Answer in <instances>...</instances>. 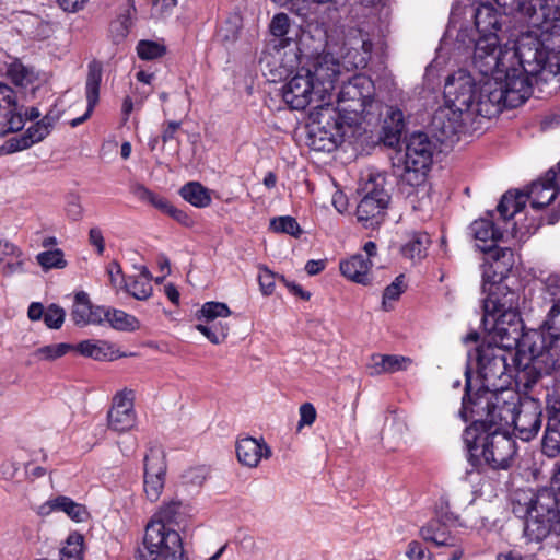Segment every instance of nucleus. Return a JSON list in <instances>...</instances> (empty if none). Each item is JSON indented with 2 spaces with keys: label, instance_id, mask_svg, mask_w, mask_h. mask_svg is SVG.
Returning a JSON list of instances; mask_svg holds the SVG:
<instances>
[{
  "label": "nucleus",
  "instance_id": "72a5a7b5",
  "mask_svg": "<svg viewBox=\"0 0 560 560\" xmlns=\"http://www.w3.org/2000/svg\"><path fill=\"white\" fill-rule=\"evenodd\" d=\"M49 511H62L75 522H83L89 515L84 505L63 495L57 497L42 506V513Z\"/></svg>",
  "mask_w": 560,
  "mask_h": 560
},
{
  "label": "nucleus",
  "instance_id": "3c124183",
  "mask_svg": "<svg viewBox=\"0 0 560 560\" xmlns=\"http://www.w3.org/2000/svg\"><path fill=\"white\" fill-rule=\"evenodd\" d=\"M270 228L277 233H287L292 236L301 234L298 221L290 215L273 218L270 221Z\"/></svg>",
  "mask_w": 560,
  "mask_h": 560
},
{
  "label": "nucleus",
  "instance_id": "0eeeda50",
  "mask_svg": "<svg viewBox=\"0 0 560 560\" xmlns=\"http://www.w3.org/2000/svg\"><path fill=\"white\" fill-rule=\"evenodd\" d=\"M491 411L492 423L503 427L513 425L517 436L523 441L534 439L542 423V408L538 399L532 397L521 398L514 390H504L500 394H490L488 400H480L476 412Z\"/></svg>",
  "mask_w": 560,
  "mask_h": 560
},
{
  "label": "nucleus",
  "instance_id": "ddd939ff",
  "mask_svg": "<svg viewBox=\"0 0 560 560\" xmlns=\"http://www.w3.org/2000/svg\"><path fill=\"white\" fill-rule=\"evenodd\" d=\"M166 462L160 446H151L144 456L143 489L151 502L159 500L165 482Z\"/></svg>",
  "mask_w": 560,
  "mask_h": 560
},
{
  "label": "nucleus",
  "instance_id": "e2e57ef3",
  "mask_svg": "<svg viewBox=\"0 0 560 560\" xmlns=\"http://www.w3.org/2000/svg\"><path fill=\"white\" fill-rule=\"evenodd\" d=\"M179 503L171 502L160 509L158 513L154 514L151 521H160L162 524H166L170 526V523L173 522L175 515L178 513Z\"/></svg>",
  "mask_w": 560,
  "mask_h": 560
},
{
  "label": "nucleus",
  "instance_id": "20e7f679",
  "mask_svg": "<svg viewBox=\"0 0 560 560\" xmlns=\"http://www.w3.org/2000/svg\"><path fill=\"white\" fill-rule=\"evenodd\" d=\"M536 30L521 34L518 54L530 72H547L549 79L560 72V8L545 0Z\"/></svg>",
  "mask_w": 560,
  "mask_h": 560
},
{
  "label": "nucleus",
  "instance_id": "338daca9",
  "mask_svg": "<svg viewBox=\"0 0 560 560\" xmlns=\"http://www.w3.org/2000/svg\"><path fill=\"white\" fill-rule=\"evenodd\" d=\"M406 553L410 560H434L431 551L415 540L409 542Z\"/></svg>",
  "mask_w": 560,
  "mask_h": 560
},
{
  "label": "nucleus",
  "instance_id": "052dcab7",
  "mask_svg": "<svg viewBox=\"0 0 560 560\" xmlns=\"http://www.w3.org/2000/svg\"><path fill=\"white\" fill-rule=\"evenodd\" d=\"M270 32L276 37H284L289 33L290 28V19L284 13L276 14L270 23Z\"/></svg>",
  "mask_w": 560,
  "mask_h": 560
},
{
  "label": "nucleus",
  "instance_id": "7ed1b4c3",
  "mask_svg": "<svg viewBox=\"0 0 560 560\" xmlns=\"http://www.w3.org/2000/svg\"><path fill=\"white\" fill-rule=\"evenodd\" d=\"M509 357H512V353L505 347L492 343H481L468 354L469 361H476L481 386L472 394L471 375L467 369L465 395L459 410L464 421H468V411L476 412L478 402L490 398V394L498 395L504 390H513L509 387L512 378L511 368L508 364Z\"/></svg>",
  "mask_w": 560,
  "mask_h": 560
},
{
  "label": "nucleus",
  "instance_id": "a19ab883",
  "mask_svg": "<svg viewBox=\"0 0 560 560\" xmlns=\"http://www.w3.org/2000/svg\"><path fill=\"white\" fill-rule=\"evenodd\" d=\"M196 329L214 345L223 342L229 335L228 325H223L221 322H206V324H198Z\"/></svg>",
  "mask_w": 560,
  "mask_h": 560
},
{
  "label": "nucleus",
  "instance_id": "79ce46f5",
  "mask_svg": "<svg viewBox=\"0 0 560 560\" xmlns=\"http://www.w3.org/2000/svg\"><path fill=\"white\" fill-rule=\"evenodd\" d=\"M36 260L44 270L63 269L67 266L65 254L60 248L38 253Z\"/></svg>",
  "mask_w": 560,
  "mask_h": 560
},
{
  "label": "nucleus",
  "instance_id": "4be33fe9",
  "mask_svg": "<svg viewBox=\"0 0 560 560\" xmlns=\"http://www.w3.org/2000/svg\"><path fill=\"white\" fill-rule=\"evenodd\" d=\"M558 190L557 173L553 168H550L544 178L530 185L529 190L525 192L526 201L529 200L534 209H544L556 199Z\"/></svg>",
  "mask_w": 560,
  "mask_h": 560
},
{
  "label": "nucleus",
  "instance_id": "4c0bfd02",
  "mask_svg": "<svg viewBox=\"0 0 560 560\" xmlns=\"http://www.w3.org/2000/svg\"><path fill=\"white\" fill-rule=\"evenodd\" d=\"M526 205V195L525 192L520 191H508L505 192L498 207L497 211L500 214V218L506 222L514 218V215L523 210Z\"/></svg>",
  "mask_w": 560,
  "mask_h": 560
},
{
  "label": "nucleus",
  "instance_id": "4d7b16f0",
  "mask_svg": "<svg viewBox=\"0 0 560 560\" xmlns=\"http://www.w3.org/2000/svg\"><path fill=\"white\" fill-rule=\"evenodd\" d=\"M279 275L272 272L267 267H260L258 273V282L260 287V291L264 295H270L275 291L276 280L280 281Z\"/></svg>",
  "mask_w": 560,
  "mask_h": 560
},
{
  "label": "nucleus",
  "instance_id": "a878e982",
  "mask_svg": "<svg viewBox=\"0 0 560 560\" xmlns=\"http://www.w3.org/2000/svg\"><path fill=\"white\" fill-rule=\"evenodd\" d=\"M486 315H495L498 312L518 311V294L510 291L508 287L497 284L491 289L483 301Z\"/></svg>",
  "mask_w": 560,
  "mask_h": 560
},
{
  "label": "nucleus",
  "instance_id": "a211bd4d",
  "mask_svg": "<svg viewBox=\"0 0 560 560\" xmlns=\"http://www.w3.org/2000/svg\"><path fill=\"white\" fill-rule=\"evenodd\" d=\"M467 117L455 113L448 106L439 109L432 118V129L441 142H453L469 121Z\"/></svg>",
  "mask_w": 560,
  "mask_h": 560
},
{
  "label": "nucleus",
  "instance_id": "f257e3e1",
  "mask_svg": "<svg viewBox=\"0 0 560 560\" xmlns=\"http://www.w3.org/2000/svg\"><path fill=\"white\" fill-rule=\"evenodd\" d=\"M444 94L452 110L471 120L474 115L490 117L502 107L522 105L530 96V89L527 80L513 71L506 73V82L480 78L477 83L472 73L459 70L446 79Z\"/></svg>",
  "mask_w": 560,
  "mask_h": 560
},
{
  "label": "nucleus",
  "instance_id": "774afa93",
  "mask_svg": "<svg viewBox=\"0 0 560 560\" xmlns=\"http://www.w3.org/2000/svg\"><path fill=\"white\" fill-rule=\"evenodd\" d=\"M22 256V250L16 245L8 241H0V262L7 258H20Z\"/></svg>",
  "mask_w": 560,
  "mask_h": 560
},
{
  "label": "nucleus",
  "instance_id": "2eb2a0df",
  "mask_svg": "<svg viewBox=\"0 0 560 560\" xmlns=\"http://www.w3.org/2000/svg\"><path fill=\"white\" fill-rule=\"evenodd\" d=\"M135 393L125 388L113 398V406L107 413L109 429L116 432H125L136 424V411L133 408Z\"/></svg>",
  "mask_w": 560,
  "mask_h": 560
},
{
  "label": "nucleus",
  "instance_id": "bf43d9fd",
  "mask_svg": "<svg viewBox=\"0 0 560 560\" xmlns=\"http://www.w3.org/2000/svg\"><path fill=\"white\" fill-rule=\"evenodd\" d=\"M544 299L552 304L560 299V276L550 275L544 282Z\"/></svg>",
  "mask_w": 560,
  "mask_h": 560
},
{
  "label": "nucleus",
  "instance_id": "f704fd0d",
  "mask_svg": "<svg viewBox=\"0 0 560 560\" xmlns=\"http://www.w3.org/2000/svg\"><path fill=\"white\" fill-rule=\"evenodd\" d=\"M420 535L425 541L433 542L435 546H454L455 537L448 530V527L440 520H431L421 529Z\"/></svg>",
  "mask_w": 560,
  "mask_h": 560
},
{
  "label": "nucleus",
  "instance_id": "e433bc0d",
  "mask_svg": "<svg viewBox=\"0 0 560 560\" xmlns=\"http://www.w3.org/2000/svg\"><path fill=\"white\" fill-rule=\"evenodd\" d=\"M107 322L112 328L121 331H133L139 328V320L121 310L103 306L102 324Z\"/></svg>",
  "mask_w": 560,
  "mask_h": 560
},
{
  "label": "nucleus",
  "instance_id": "aec40b11",
  "mask_svg": "<svg viewBox=\"0 0 560 560\" xmlns=\"http://www.w3.org/2000/svg\"><path fill=\"white\" fill-rule=\"evenodd\" d=\"M434 145L424 132L412 133L406 143L404 165L406 167H430Z\"/></svg>",
  "mask_w": 560,
  "mask_h": 560
},
{
  "label": "nucleus",
  "instance_id": "6ab92c4d",
  "mask_svg": "<svg viewBox=\"0 0 560 560\" xmlns=\"http://www.w3.org/2000/svg\"><path fill=\"white\" fill-rule=\"evenodd\" d=\"M493 320L492 330L504 347L517 343L523 332V322L518 311L498 312L495 315H486Z\"/></svg>",
  "mask_w": 560,
  "mask_h": 560
},
{
  "label": "nucleus",
  "instance_id": "39448f33",
  "mask_svg": "<svg viewBox=\"0 0 560 560\" xmlns=\"http://www.w3.org/2000/svg\"><path fill=\"white\" fill-rule=\"evenodd\" d=\"M512 512L525 521L524 534L529 541L539 542L547 539L548 544L560 549V501L551 490L515 491Z\"/></svg>",
  "mask_w": 560,
  "mask_h": 560
},
{
  "label": "nucleus",
  "instance_id": "c756f323",
  "mask_svg": "<svg viewBox=\"0 0 560 560\" xmlns=\"http://www.w3.org/2000/svg\"><path fill=\"white\" fill-rule=\"evenodd\" d=\"M372 261L363 254H355L349 259L340 261V271L349 280L366 285L371 283L370 270Z\"/></svg>",
  "mask_w": 560,
  "mask_h": 560
},
{
  "label": "nucleus",
  "instance_id": "0e129e2a",
  "mask_svg": "<svg viewBox=\"0 0 560 560\" xmlns=\"http://www.w3.org/2000/svg\"><path fill=\"white\" fill-rule=\"evenodd\" d=\"M22 107H19L16 104V109L8 113V115H3L7 117L5 122V132H16L20 131L24 126V116L21 112Z\"/></svg>",
  "mask_w": 560,
  "mask_h": 560
},
{
  "label": "nucleus",
  "instance_id": "a18cd8bd",
  "mask_svg": "<svg viewBox=\"0 0 560 560\" xmlns=\"http://www.w3.org/2000/svg\"><path fill=\"white\" fill-rule=\"evenodd\" d=\"M360 47L361 51L357 48H350L343 56L346 61L354 68H364L370 59L372 44L368 40H362Z\"/></svg>",
  "mask_w": 560,
  "mask_h": 560
},
{
  "label": "nucleus",
  "instance_id": "2f4dec72",
  "mask_svg": "<svg viewBox=\"0 0 560 560\" xmlns=\"http://www.w3.org/2000/svg\"><path fill=\"white\" fill-rule=\"evenodd\" d=\"M475 25L479 35L497 34L501 28V18L492 4L480 3L475 12Z\"/></svg>",
  "mask_w": 560,
  "mask_h": 560
},
{
  "label": "nucleus",
  "instance_id": "49530a36",
  "mask_svg": "<svg viewBox=\"0 0 560 560\" xmlns=\"http://www.w3.org/2000/svg\"><path fill=\"white\" fill-rule=\"evenodd\" d=\"M230 314L231 311L225 303L206 302L198 312L197 317L199 320L215 322L218 317H228Z\"/></svg>",
  "mask_w": 560,
  "mask_h": 560
},
{
  "label": "nucleus",
  "instance_id": "8fccbe9b",
  "mask_svg": "<svg viewBox=\"0 0 560 560\" xmlns=\"http://www.w3.org/2000/svg\"><path fill=\"white\" fill-rule=\"evenodd\" d=\"M82 542L83 538L81 535H70L66 545L60 549V560H81Z\"/></svg>",
  "mask_w": 560,
  "mask_h": 560
},
{
  "label": "nucleus",
  "instance_id": "c9c22d12",
  "mask_svg": "<svg viewBox=\"0 0 560 560\" xmlns=\"http://www.w3.org/2000/svg\"><path fill=\"white\" fill-rule=\"evenodd\" d=\"M405 129L404 113L399 108L389 107L384 119V142L394 147L400 140Z\"/></svg>",
  "mask_w": 560,
  "mask_h": 560
},
{
  "label": "nucleus",
  "instance_id": "412c9836",
  "mask_svg": "<svg viewBox=\"0 0 560 560\" xmlns=\"http://www.w3.org/2000/svg\"><path fill=\"white\" fill-rule=\"evenodd\" d=\"M339 74L340 65L332 56L324 55L316 59L311 75L318 90L320 101L335 89V82Z\"/></svg>",
  "mask_w": 560,
  "mask_h": 560
},
{
  "label": "nucleus",
  "instance_id": "6e6d98bb",
  "mask_svg": "<svg viewBox=\"0 0 560 560\" xmlns=\"http://www.w3.org/2000/svg\"><path fill=\"white\" fill-rule=\"evenodd\" d=\"M65 310L56 304H50L44 314V323L50 329H59L65 322Z\"/></svg>",
  "mask_w": 560,
  "mask_h": 560
},
{
  "label": "nucleus",
  "instance_id": "ea45409f",
  "mask_svg": "<svg viewBox=\"0 0 560 560\" xmlns=\"http://www.w3.org/2000/svg\"><path fill=\"white\" fill-rule=\"evenodd\" d=\"M7 75L12 83L22 88H27L37 80L34 69L23 65L20 60H14L9 65Z\"/></svg>",
  "mask_w": 560,
  "mask_h": 560
},
{
  "label": "nucleus",
  "instance_id": "5701e85b",
  "mask_svg": "<svg viewBox=\"0 0 560 560\" xmlns=\"http://www.w3.org/2000/svg\"><path fill=\"white\" fill-rule=\"evenodd\" d=\"M530 357L527 362L522 364V362H517L515 366V384L518 389L527 392L533 388V386L545 375L555 374L549 366L545 365L542 359H540L537 353H529Z\"/></svg>",
  "mask_w": 560,
  "mask_h": 560
},
{
  "label": "nucleus",
  "instance_id": "423d86ee",
  "mask_svg": "<svg viewBox=\"0 0 560 560\" xmlns=\"http://www.w3.org/2000/svg\"><path fill=\"white\" fill-rule=\"evenodd\" d=\"M521 36L512 48L499 45L497 34L479 35L472 55V70L482 79L500 78L506 82V73L513 71L517 78L526 79L533 93V84L538 81L547 82V72H530L528 65L522 61L518 54Z\"/></svg>",
  "mask_w": 560,
  "mask_h": 560
},
{
  "label": "nucleus",
  "instance_id": "de8ad7c7",
  "mask_svg": "<svg viewBox=\"0 0 560 560\" xmlns=\"http://www.w3.org/2000/svg\"><path fill=\"white\" fill-rule=\"evenodd\" d=\"M405 276L399 275L389 285L385 288L383 292V308L385 311H389L392 308V302L397 301L400 298V295L405 292Z\"/></svg>",
  "mask_w": 560,
  "mask_h": 560
},
{
  "label": "nucleus",
  "instance_id": "c03bdc74",
  "mask_svg": "<svg viewBox=\"0 0 560 560\" xmlns=\"http://www.w3.org/2000/svg\"><path fill=\"white\" fill-rule=\"evenodd\" d=\"M71 350H74V346L66 342L48 345L36 349L33 352V357H35L38 360L52 361L63 357Z\"/></svg>",
  "mask_w": 560,
  "mask_h": 560
},
{
  "label": "nucleus",
  "instance_id": "13d9d810",
  "mask_svg": "<svg viewBox=\"0 0 560 560\" xmlns=\"http://www.w3.org/2000/svg\"><path fill=\"white\" fill-rule=\"evenodd\" d=\"M49 132L50 131L47 129L45 124H42L40 121L35 122L23 133L26 139L24 145L26 144L32 147L33 144L40 142L49 135Z\"/></svg>",
  "mask_w": 560,
  "mask_h": 560
},
{
  "label": "nucleus",
  "instance_id": "f03ea898",
  "mask_svg": "<svg viewBox=\"0 0 560 560\" xmlns=\"http://www.w3.org/2000/svg\"><path fill=\"white\" fill-rule=\"evenodd\" d=\"M491 418V411H468L472 422L463 433L467 459L475 468L486 465L493 470H506L513 464L516 442L503 425L490 422Z\"/></svg>",
  "mask_w": 560,
  "mask_h": 560
},
{
  "label": "nucleus",
  "instance_id": "5fc2aeb1",
  "mask_svg": "<svg viewBox=\"0 0 560 560\" xmlns=\"http://www.w3.org/2000/svg\"><path fill=\"white\" fill-rule=\"evenodd\" d=\"M542 327L547 334L560 335V299L551 305Z\"/></svg>",
  "mask_w": 560,
  "mask_h": 560
},
{
  "label": "nucleus",
  "instance_id": "bb28decb",
  "mask_svg": "<svg viewBox=\"0 0 560 560\" xmlns=\"http://www.w3.org/2000/svg\"><path fill=\"white\" fill-rule=\"evenodd\" d=\"M504 14L520 13L527 19L530 30L539 23V11L545 9V0H494Z\"/></svg>",
  "mask_w": 560,
  "mask_h": 560
},
{
  "label": "nucleus",
  "instance_id": "f8f14e48",
  "mask_svg": "<svg viewBox=\"0 0 560 560\" xmlns=\"http://www.w3.org/2000/svg\"><path fill=\"white\" fill-rule=\"evenodd\" d=\"M319 93L312 80L310 69H299L296 73L282 86V98L292 108L301 110L306 108Z\"/></svg>",
  "mask_w": 560,
  "mask_h": 560
},
{
  "label": "nucleus",
  "instance_id": "37998d69",
  "mask_svg": "<svg viewBox=\"0 0 560 560\" xmlns=\"http://www.w3.org/2000/svg\"><path fill=\"white\" fill-rule=\"evenodd\" d=\"M125 290L135 299L144 301L152 295L153 287L147 279L129 277L125 280Z\"/></svg>",
  "mask_w": 560,
  "mask_h": 560
},
{
  "label": "nucleus",
  "instance_id": "7c9ffc66",
  "mask_svg": "<svg viewBox=\"0 0 560 560\" xmlns=\"http://www.w3.org/2000/svg\"><path fill=\"white\" fill-rule=\"evenodd\" d=\"M430 243L431 240L428 233L421 231L408 232L405 242L400 246V253L405 258L418 262L427 256Z\"/></svg>",
  "mask_w": 560,
  "mask_h": 560
},
{
  "label": "nucleus",
  "instance_id": "dca6fc26",
  "mask_svg": "<svg viewBox=\"0 0 560 560\" xmlns=\"http://www.w3.org/2000/svg\"><path fill=\"white\" fill-rule=\"evenodd\" d=\"M388 201L389 196L384 189H372L357 207L358 221L362 222L365 228L380 225L384 220Z\"/></svg>",
  "mask_w": 560,
  "mask_h": 560
},
{
  "label": "nucleus",
  "instance_id": "b1692460",
  "mask_svg": "<svg viewBox=\"0 0 560 560\" xmlns=\"http://www.w3.org/2000/svg\"><path fill=\"white\" fill-rule=\"evenodd\" d=\"M88 77L85 82V96L88 107L85 113L71 120V127H78L83 124L93 113L94 107L98 103L100 98V85L102 81L103 68L100 61L93 60L88 66Z\"/></svg>",
  "mask_w": 560,
  "mask_h": 560
},
{
  "label": "nucleus",
  "instance_id": "1a4fd4ad",
  "mask_svg": "<svg viewBox=\"0 0 560 560\" xmlns=\"http://www.w3.org/2000/svg\"><path fill=\"white\" fill-rule=\"evenodd\" d=\"M318 110L312 115V124L310 126V136L320 142L317 150L330 151L342 142L345 136V124L350 125L355 118L346 116L338 108H334L329 104L318 105Z\"/></svg>",
  "mask_w": 560,
  "mask_h": 560
},
{
  "label": "nucleus",
  "instance_id": "c85d7f7f",
  "mask_svg": "<svg viewBox=\"0 0 560 560\" xmlns=\"http://www.w3.org/2000/svg\"><path fill=\"white\" fill-rule=\"evenodd\" d=\"M410 364L411 359L408 357L375 353L371 355L366 369L371 376H376L407 370Z\"/></svg>",
  "mask_w": 560,
  "mask_h": 560
},
{
  "label": "nucleus",
  "instance_id": "6e6552de",
  "mask_svg": "<svg viewBox=\"0 0 560 560\" xmlns=\"http://www.w3.org/2000/svg\"><path fill=\"white\" fill-rule=\"evenodd\" d=\"M138 560H188L182 537L175 529L160 521H150L145 527L143 547L138 549Z\"/></svg>",
  "mask_w": 560,
  "mask_h": 560
},
{
  "label": "nucleus",
  "instance_id": "393cba45",
  "mask_svg": "<svg viewBox=\"0 0 560 560\" xmlns=\"http://www.w3.org/2000/svg\"><path fill=\"white\" fill-rule=\"evenodd\" d=\"M103 306H93L89 294L78 292L71 311V319L77 326L102 325Z\"/></svg>",
  "mask_w": 560,
  "mask_h": 560
},
{
  "label": "nucleus",
  "instance_id": "4468645a",
  "mask_svg": "<svg viewBox=\"0 0 560 560\" xmlns=\"http://www.w3.org/2000/svg\"><path fill=\"white\" fill-rule=\"evenodd\" d=\"M529 353H537L546 366L555 373V378H560V335L545 331H533L527 335Z\"/></svg>",
  "mask_w": 560,
  "mask_h": 560
},
{
  "label": "nucleus",
  "instance_id": "864d4df0",
  "mask_svg": "<svg viewBox=\"0 0 560 560\" xmlns=\"http://www.w3.org/2000/svg\"><path fill=\"white\" fill-rule=\"evenodd\" d=\"M16 93L5 83L0 82V117L16 109Z\"/></svg>",
  "mask_w": 560,
  "mask_h": 560
},
{
  "label": "nucleus",
  "instance_id": "680f3d73",
  "mask_svg": "<svg viewBox=\"0 0 560 560\" xmlns=\"http://www.w3.org/2000/svg\"><path fill=\"white\" fill-rule=\"evenodd\" d=\"M131 191L138 200L145 202L148 205H151L154 208H155L159 199L161 198V195L150 190L148 187H145L142 184L135 185L132 187Z\"/></svg>",
  "mask_w": 560,
  "mask_h": 560
},
{
  "label": "nucleus",
  "instance_id": "9d476101",
  "mask_svg": "<svg viewBox=\"0 0 560 560\" xmlns=\"http://www.w3.org/2000/svg\"><path fill=\"white\" fill-rule=\"evenodd\" d=\"M374 91V83L369 77L355 74L342 84L337 97V108L346 116L362 115L371 105Z\"/></svg>",
  "mask_w": 560,
  "mask_h": 560
},
{
  "label": "nucleus",
  "instance_id": "09e8293b",
  "mask_svg": "<svg viewBox=\"0 0 560 560\" xmlns=\"http://www.w3.org/2000/svg\"><path fill=\"white\" fill-rule=\"evenodd\" d=\"M137 54L142 60H154L166 54V47L153 40H140L137 45Z\"/></svg>",
  "mask_w": 560,
  "mask_h": 560
},
{
  "label": "nucleus",
  "instance_id": "58836bf2",
  "mask_svg": "<svg viewBox=\"0 0 560 560\" xmlns=\"http://www.w3.org/2000/svg\"><path fill=\"white\" fill-rule=\"evenodd\" d=\"M179 195L184 200L197 208H206L211 203L209 190L198 182H189L185 184Z\"/></svg>",
  "mask_w": 560,
  "mask_h": 560
},
{
  "label": "nucleus",
  "instance_id": "473e14b6",
  "mask_svg": "<svg viewBox=\"0 0 560 560\" xmlns=\"http://www.w3.org/2000/svg\"><path fill=\"white\" fill-rule=\"evenodd\" d=\"M81 355L98 361L117 358L115 346L106 340H83L74 347Z\"/></svg>",
  "mask_w": 560,
  "mask_h": 560
},
{
  "label": "nucleus",
  "instance_id": "9b49d317",
  "mask_svg": "<svg viewBox=\"0 0 560 560\" xmlns=\"http://www.w3.org/2000/svg\"><path fill=\"white\" fill-rule=\"evenodd\" d=\"M470 234L479 242L477 247L488 254L495 264L502 262L505 269L513 265V252L509 247H499L497 243L503 237L500 228H497L491 219H479L470 226Z\"/></svg>",
  "mask_w": 560,
  "mask_h": 560
},
{
  "label": "nucleus",
  "instance_id": "f3484780",
  "mask_svg": "<svg viewBox=\"0 0 560 560\" xmlns=\"http://www.w3.org/2000/svg\"><path fill=\"white\" fill-rule=\"evenodd\" d=\"M547 424L541 442V452L549 458L560 456V397L547 400Z\"/></svg>",
  "mask_w": 560,
  "mask_h": 560
},
{
  "label": "nucleus",
  "instance_id": "603ef678",
  "mask_svg": "<svg viewBox=\"0 0 560 560\" xmlns=\"http://www.w3.org/2000/svg\"><path fill=\"white\" fill-rule=\"evenodd\" d=\"M428 171L429 167H406L404 165V172L400 176L406 184L417 188L422 187V190H425Z\"/></svg>",
  "mask_w": 560,
  "mask_h": 560
},
{
  "label": "nucleus",
  "instance_id": "cd10ccee",
  "mask_svg": "<svg viewBox=\"0 0 560 560\" xmlns=\"http://www.w3.org/2000/svg\"><path fill=\"white\" fill-rule=\"evenodd\" d=\"M270 448L254 438H244L236 443V456L241 464L256 467L262 457H269Z\"/></svg>",
  "mask_w": 560,
  "mask_h": 560
},
{
  "label": "nucleus",
  "instance_id": "69168bd1",
  "mask_svg": "<svg viewBox=\"0 0 560 560\" xmlns=\"http://www.w3.org/2000/svg\"><path fill=\"white\" fill-rule=\"evenodd\" d=\"M300 421L298 430H301L305 425H312L316 420V409L311 402H304L299 408Z\"/></svg>",
  "mask_w": 560,
  "mask_h": 560
}]
</instances>
